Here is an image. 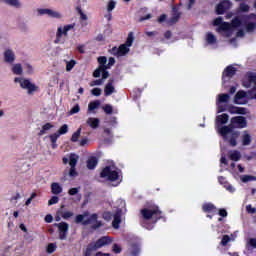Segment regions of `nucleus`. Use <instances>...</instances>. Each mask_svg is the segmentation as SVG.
I'll use <instances>...</instances> for the list:
<instances>
[{"mask_svg":"<svg viewBox=\"0 0 256 256\" xmlns=\"http://www.w3.org/2000/svg\"><path fill=\"white\" fill-rule=\"evenodd\" d=\"M25 67H26V73L28 75H33V66H31V64H26Z\"/></svg>","mask_w":256,"mask_h":256,"instance_id":"13d9d810","label":"nucleus"},{"mask_svg":"<svg viewBox=\"0 0 256 256\" xmlns=\"http://www.w3.org/2000/svg\"><path fill=\"white\" fill-rule=\"evenodd\" d=\"M109 78V72L107 70L102 71V79L105 82V79Z\"/></svg>","mask_w":256,"mask_h":256,"instance_id":"338daca9","label":"nucleus"},{"mask_svg":"<svg viewBox=\"0 0 256 256\" xmlns=\"http://www.w3.org/2000/svg\"><path fill=\"white\" fill-rule=\"evenodd\" d=\"M103 83H105V82L103 81V79L94 80V81H92V82L90 83V86H91V87H95V86H97V85H103Z\"/></svg>","mask_w":256,"mask_h":256,"instance_id":"864d4df0","label":"nucleus"},{"mask_svg":"<svg viewBox=\"0 0 256 256\" xmlns=\"http://www.w3.org/2000/svg\"><path fill=\"white\" fill-rule=\"evenodd\" d=\"M111 243V238L104 236L100 239H98L97 242H95L93 245V249H101V247H105V245H109Z\"/></svg>","mask_w":256,"mask_h":256,"instance_id":"f3484780","label":"nucleus"},{"mask_svg":"<svg viewBox=\"0 0 256 256\" xmlns=\"http://www.w3.org/2000/svg\"><path fill=\"white\" fill-rule=\"evenodd\" d=\"M248 81H249L250 83H255V81H256V74L249 73V74H248Z\"/></svg>","mask_w":256,"mask_h":256,"instance_id":"052dcab7","label":"nucleus"},{"mask_svg":"<svg viewBox=\"0 0 256 256\" xmlns=\"http://www.w3.org/2000/svg\"><path fill=\"white\" fill-rule=\"evenodd\" d=\"M92 251H97V249L93 248V244H91L90 247L86 249L84 256H91Z\"/></svg>","mask_w":256,"mask_h":256,"instance_id":"5fc2aeb1","label":"nucleus"},{"mask_svg":"<svg viewBox=\"0 0 256 256\" xmlns=\"http://www.w3.org/2000/svg\"><path fill=\"white\" fill-rule=\"evenodd\" d=\"M231 1L229 0H224L222 1L220 4L217 5L216 7V13L218 15H223V13H225V11L231 9Z\"/></svg>","mask_w":256,"mask_h":256,"instance_id":"4468645a","label":"nucleus"},{"mask_svg":"<svg viewBox=\"0 0 256 256\" xmlns=\"http://www.w3.org/2000/svg\"><path fill=\"white\" fill-rule=\"evenodd\" d=\"M117 6V2L113 1V0H110L108 2V5H107V11L108 13H111V11H113V9H115V7Z\"/></svg>","mask_w":256,"mask_h":256,"instance_id":"a19ab883","label":"nucleus"},{"mask_svg":"<svg viewBox=\"0 0 256 256\" xmlns=\"http://www.w3.org/2000/svg\"><path fill=\"white\" fill-rule=\"evenodd\" d=\"M112 251H114V253H121V246L114 244L112 247Z\"/></svg>","mask_w":256,"mask_h":256,"instance_id":"680f3d73","label":"nucleus"},{"mask_svg":"<svg viewBox=\"0 0 256 256\" xmlns=\"http://www.w3.org/2000/svg\"><path fill=\"white\" fill-rule=\"evenodd\" d=\"M246 247H253L254 249H256V239L255 238H250L247 241Z\"/></svg>","mask_w":256,"mask_h":256,"instance_id":"c03bdc74","label":"nucleus"},{"mask_svg":"<svg viewBox=\"0 0 256 256\" xmlns=\"http://www.w3.org/2000/svg\"><path fill=\"white\" fill-rule=\"evenodd\" d=\"M35 197H37V193H32L31 194V197H29L26 202H25V205L27 207H29V205H31V201H33V199H35Z\"/></svg>","mask_w":256,"mask_h":256,"instance_id":"603ef678","label":"nucleus"},{"mask_svg":"<svg viewBox=\"0 0 256 256\" xmlns=\"http://www.w3.org/2000/svg\"><path fill=\"white\" fill-rule=\"evenodd\" d=\"M87 167L88 169H95V167H97V158H90L87 161Z\"/></svg>","mask_w":256,"mask_h":256,"instance_id":"473e14b6","label":"nucleus"},{"mask_svg":"<svg viewBox=\"0 0 256 256\" xmlns=\"http://www.w3.org/2000/svg\"><path fill=\"white\" fill-rule=\"evenodd\" d=\"M11 71L14 75H23V66L21 63L13 64L11 67Z\"/></svg>","mask_w":256,"mask_h":256,"instance_id":"4be33fe9","label":"nucleus"},{"mask_svg":"<svg viewBox=\"0 0 256 256\" xmlns=\"http://www.w3.org/2000/svg\"><path fill=\"white\" fill-rule=\"evenodd\" d=\"M69 132V126L67 124H64L61 126V128L57 131L58 135H65Z\"/></svg>","mask_w":256,"mask_h":256,"instance_id":"f704fd0d","label":"nucleus"},{"mask_svg":"<svg viewBox=\"0 0 256 256\" xmlns=\"http://www.w3.org/2000/svg\"><path fill=\"white\" fill-rule=\"evenodd\" d=\"M246 211H248L249 213H251L253 215L256 212V209L251 205H247Z\"/></svg>","mask_w":256,"mask_h":256,"instance_id":"e2e57ef3","label":"nucleus"},{"mask_svg":"<svg viewBox=\"0 0 256 256\" xmlns=\"http://www.w3.org/2000/svg\"><path fill=\"white\" fill-rule=\"evenodd\" d=\"M86 123L91 127V129H97L99 127V123H101V120L98 118H88Z\"/></svg>","mask_w":256,"mask_h":256,"instance_id":"412c9836","label":"nucleus"},{"mask_svg":"<svg viewBox=\"0 0 256 256\" xmlns=\"http://www.w3.org/2000/svg\"><path fill=\"white\" fill-rule=\"evenodd\" d=\"M103 218L105 219V221H111V219H113V222H112L113 228L119 229V225L121 223V210L116 211L115 214L111 212H104Z\"/></svg>","mask_w":256,"mask_h":256,"instance_id":"6e6552de","label":"nucleus"},{"mask_svg":"<svg viewBox=\"0 0 256 256\" xmlns=\"http://www.w3.org/2000/svg\"><path fill=\"white\" fill-rule=\"evenodd\" d=\"M133 33H130L128 35V38H127V41H126V44H124L128 49L129 47H131V45H133Z\"/></svg>","mask_w":256,"mask_h":256,"instance_id":"79ce46f5","label":"nucleus"},{"mask_svg":"<svg viewBox=\"0 0 256 256\" xmlns=\"http://www.w3.org/2000/svg\"><path fill=\"white\" fill-rule=\"evenodd\" d=\"M247 127V119L243 116L231 118L228 126H223L218 129V133L223 137L224 141L230 143L231 147H237V139H239V131L233 129H245Z\"/></svg>","mask_w":256,"mask_h":256,"instance_id":"f257e3e1","label":"nucleus"},{"mask_svg":"<svg viewBox=\"0 0 256 256\" xmlns=\"http://www.w3.org/2000/svg\"><path fill=\"white\" fill-rule=\"evenodd\" d=\"M74 27H75V24H69L64 27H61V31L64 32V37H67V33H69V31H71V29H73Z\"/></svg>","mask_w":256,"mask_h":256,"instance_id":"4c0bfd02","label":"nucleus"},{"mask_svg":"<svg viewBox=\"0 0 256 256\" xmlns=\"http://www.w3.org/2000/svg\"><path fill=\"white\" fill-rule=\"evenodd\" d=\"M229 121V115L221 114L216 117V123H220L221 125H225Z\"/></svg>","mask_w":256,"mask_h":256,"instance_id":"c85d7f7f","label":"nucleus"},{"mask_svg":"<svg viewBox=\"0 0 256 256\" xmlns=\"http://www.w3.org/2000/svg\"><path fill=\"white\" fill-rule=\"evenodd\" d=\"M179 19H181V14L179 13V11H177L176 7H173V14L170 19V23H177V21H179Z\"/></svg>","mask_w":256,"mask_h":256,"instance_id":"cd10ccee","label":"nucleus"},{"mask_svg":"<svg viewBox=\"0 0 256 256\" xmlns=\"http://www.w3.org/2000/svg\"><path fill=\"white\" fill-rule=\"evenodd\" d=\"M51 191L53 195H59V193H63V187L59 183L54 182L51 184Z\"/></svg>","mask_w":256,"mask_h":256,"instance_id":"b1692460","label":"nucleus"},{"mask_svg":"<svg viewBox=\"0 0 256 256\" xmlns=\"http://www.w3.org/2000/svg\"><path fill=\"white\" fill-rule=\"evenodd\" d=\"M0 3L12 7L13 9H23V3L21 0H0Z\"/></svg>","mask_w":256,"mask_h":256,"instance_id":"2eb2a0df","label":"nucleus"},{"mask_svg":"<svg viewBox=\"0 0 256 256\" xmlns=\"http://www.w3.org/2000/svg\"><path fill=\"white\" fill-rule=\"evenodd\" d=\"M81 111V107L79 104H76L69 112L70 115H75V113H79Z\"/></svg>","mask_w":256,"mask_h":256,"instance_id":"49530a36","label":"nucleus"},{"mask_svg":"<svg viewBox=\"0 0 256 256\" xmlns=\"http://www.w3.org/2000/svg\"><path fill=\"white\" fill-rule=\"evenodd\" d=\"M115 91V86L113 85V79H111L104 88V95L106 97H109V95H113V92Z\"/></svg>","mask_w":256,"mask_h":256,"instance_id":"aec40b11","label":"nucleus"},{"mask_svg":"<svg viewBox=\"0 0 256 256\" xmlns=\"http://www.w3.org/2000/svg\"><path fill=\"white\" fill-rule=\"evenodd\" d=\"M75 223H82V225H93V229H99L102 227V223L97 221V214H89V212H84L83 214H79L75 218Z\"/></svg>","mask_w":256,"mask_h":256,"instance_id":"7ed1b4c3","label":"nucleus"},{"mask_svg":"<svg viewBox=\"0 0 256 256\" xmlns=\"http://www.w3.org/2000/svg\"><path fill=\"white\" fill-rule=\"evenodd\" d=\"M105 113H107V115H111L113 113V106H111L110 104H106L103 107Z\"/></svg>","mask_w":256,"mask_h":256,"instance_id":"a18cd8bd","label":"nucleus"},{"mask_svg":"<svg viewBox=\"0 0 256 256\" xmlns=\"http://www.w3.org/2000/svg\"><path fill=\"white\" fill-rule=\"evenodd\" d=\"M203 211H205L206 213H210V211L215 210V205L211 204V203H207L204 204L202 207Z\"/></svg>","mask_w":256,"mask_h":256,"instance_id":"e433bc0d","label":"nucleus"},{"mask_svg":"<svg viewBox=\"0 0 256 256\" xmlns=\"http://www.w3.org/2000/svg\"><path fill=\"white\" fill-rule=\"evenodd\" d=\"M255 28H256V15L250 14L249 16L246 17V31L248 33H251L255 31Z\"/></svg>","mask_w":256,"mask_h":256,"instance_id":"9b49d317","label":"nucleus"},{"mask_svg":"<svg viewBox=\"0 0 256 256\" xmlns=\"http://www.w3.org/2000/svg\"><path fill=\"white\" fill-rule=\"evenodd\" d=\"M75 65H77V61L75 60L66 61V71H71Z\"/></svg>","mask_w":256,"mask_h":256,"instance_id":"58836bf2","label":"nucleus"},{"mask_svg":"<svg viewBox=\"0 0 256 256\" xmlns=\"http://www.w3.org/2000/svg\"><path fill=\"white\" fill-rule=\"evenodd\" d=\"M100 177H102V179H106V181H116V185L121 183V179L119 178V169H117L115 165L106 166L100 173Z\"/></svg>","mask_w":256,"mask_h":256,"instance_id":"20e7f679","label":"nucleus"},{"mask_svg":"<svg viewBox=\"0 0 256 256\" xmlns=\"http://www.w3.org/2000/svg\"><path fill=\"white\" fill-rule=\"evenodd\" d=\"M53 127H55V126L51 123L44 124L39 132V135L40 136L47 135V132L51 131V129H53Z\"/></svg>","mask_w":256,"mask_h":256,"instance_id":"393cba45","label":"nucleus"},{"mask_svg":"<svg viewBox=\"0 0 256 256\" xmlns=\"http://www.w3.org/2000/svg\"><path fill=\"white\" fill-rule=\"evenodd\" d=\"M236 71L237 70L235 69V67L228 66L223 72V76H222L223 81H226V79H231V77L235 75Z\"/></svg>","mask_w":256,"mask_h":256,"instance_id":"a211bd4d","label":"nucleus"},{"mask_svg":"<svg viewBox=\"0 0 256 256\" xmlns=\"http://www.w3.org/2000/svg\"><path fill=\"white\" fill-rule=\"evenodd\" d=\"M4 62H6L8 65H13L15 63V51L13 49L8 48L3 52Z\"/></svg>","mask_w":256,"mask_h":256,"instance_id":"f8f14e48","label":"nucleus"},{"mask_svg":"<svg viewBox=\"0 0 256 256\" xmlns=\"http://www.w3.org/2000/svg\"><path fill=\"white\" fill-rule=\"evenodd\" d=\"M111 53L112 55H116V57H123L129 53V48L125 44H122L119 48L113 47Z\"/></svg>","mask_w":256,"mask_h":256,"instance_id":"ddd939ff","label":"nucleus"},{"mask_svg":"<svg viewBox=\"0 0 256 256\" xmlns=\"http://www.w3.org/2000/svg\"><path fill=\"white\" fill-rule=\"evenodd\" d=\"M228 157L231 159V161H239V159H241V152L237 150L230 151L228 153Z\"/></svg>","mask_w":256,"mask_h":256,"instance_id":"bb28decb","label":"nucleus"},{"mask_svg":"<svg viewBox=\"0 0 256 256\" xmlns=\"http://www.w3.org/2000/svg\"><path fill=\"white\" fill-rule=\"evenodd\" d=\"M142 217L144 219H155V221H158V219H161V211L159 210V207L154 208H144L141 210Z\"/></svg>","mask_w":256,"mask_h":256,"instance_id":"0eeeda50","label":"nucleus"},{"mask_svg":"<svg viewBox=\"0 0 256 256\" xmlns=\"http://www.w3.org/2000/svg\"><path fill=\"white\" fill-rule=\"evenodd\" d=\"M63 36H65V32L61 30V27H58L54 43L56 45H63V43H65V38H63Z\"/></svg>","mask_w":256,"mask_h":256,"instance_id":"6ab92c4d","label":"nucleus"},{"mask_svg":"<svg viewBox=\"0 0 256 256\" xmlns=\"http://www.w3.org/2000/svg\"><path fill=\"white\" fill-rule=\"evenodd\" d=\"M69 195H77V193H79V188H71L69 191H68Z\"/></svg>","mask_w":256,"mask_h":256,"instance_id":"0e129e2a","label":"nucleus"},{"mask_svg":"<svg viewBox=\"0 0 256 256\" xmlns=\"http://www.w3.org/2000/svg\"><path fill=\"white\" fill-rule=\"evenodd\" d=\"M240 11H243L244 13L249 12V5L245 3L240 4Z\"/></svg>","mask_w":256,"mask_h":256,"instance_id":"4d7b16f0","label":"nucleus"},{"mask_svg":"<svg viewBox=\"0 0 256 256\" xmlns=\"http://www.w3.org/2000/svg\"><path fill=\"white\" fill-rule=\"evenodd\" d=\"M55 225L59 230V239L65 241V239H67V233H69V224H67V222H61Z\"/></svg>","mask_w":256,"mask_h":256,"instance_id":"9d476101","label":"nucleus"},{"mask_svg":"<svg viewBox=\"0 0 256 256\" xmlns=\"http://www.w3.org/2000/svg\"><path fill=\"white\" fill-rule=\"evenodd\" d=\"M234 103L237 105H245V103H247V93H245V91H238L234 97Z\"/></svg>","mask_w":256,"mask_h":256,"instance_id":"dca6fc26","label":"nucleus"},{"mask_svg":"<svg viewBox=\"0 0 256 256\" xmlns=\"http://www.w3.org/2000/svg\"><path fill=\"white\" fill-rule=\"evenodd\" d=\"M78 161H79L78 155L70 154L69 156L70 169L68 170V176L72 177V179L77 177V170H75V166L77 165ZM65 177H67V171H65Z\"/></svg>","mask_w":256,"mask_h":256,"instance_id":"1a4fd4ad","label":"nucleus"},{"mask_svg":"<svg viewBox=\"0 0 256 256\" xmlns=\"http://www.w3.org/2000/svg\"><path fill=\"white\" fill-rule=\"evenodd\" d=\"M206 43H208V45H214V43H217V37H215L213 33L208 32L206 34Z\"/></svg>","mask_w":256,"mask_h":256,"instance_id":"c756f323","label":"nucleus"},{"mask_svg":"<svg viewBox=\"0 0 256 256\" xmlns=\"http://www.w3.org/2000/svg\"><path fill=\"white\" fill-rule=\"evenodd\" d=\"M61 215L64 219H71V217H73V215H75V213H73L71 211H64V212H61Z\"/></svg>","mask_w":256,"mask_h":256,"instance_id":"37998d69","label":"nucleus"},{"mask_svg":"<svg viewBox=\"0 0 256 256\" xmlns=\"http://www.w3.org/2000/svg\"><path fill=\"white\" fill-rule=\"evenodd\" d=\"M231 96L229 94H220L218 95V103H229Z\"/></svg>","mask_w":256,"mask_h":256,"instance_id":"2f4dec72","label":"nucleus"},{"mask_svg":"<svg viewBox=\"0 0 256 256\" xmlns=\"http://www.w3.org/2000/svg\"><path fill=\"white\" fill-rule=\"evenodd\" d=\"M219 215H220V217H227V210L220 209L219 210Z\"/></svg>","mask_w":256,"mask_h":256,"instance_id":"774afa93","label":"nucleus"},{"mask_svg":"<svg viewBox=\"0 0 256 256\" xmlns=\"http://www.w3.org/2000/svg\"><path fill=\"white\" fill-rule=\"evenodd\" d=\"M14 83H19L20 87L22 89H26L29 95H31V93H35V91H38L39 89V87L33 84L31 80L26 78H14Z\"/></svg>","mask_w":256,"mask_h":256,"instance_id":"423d86ee","label":"nucleus"},{"mask_svg":"<svg viewBox=\"0 0 256 256\" xmlns=\"http://www.w3.org/2000/svg\"><path fill=\"white\" fill-rule=\"evenodd\" d=\"M56 249H57V245L51 243L47 247V253H54V251H56Z\"/></svg>","mask_w":256,"mask_h":256,"instance_id":"8fccbe9b","label":"nucleus"},{"mask_svg":"<svg viewBox=\"0 0 256 256\" xmlns=\"http://www.w3.org/2000/svg\"><path fill=\"white\" fill-rule=\"evenodd\" d=\"M92 95L99 97L101 95V88H94L91 90Z\"/></svg>","mask_w":256,"mask_h":256,"instance_id":"6e6d98bb","label":"nucleus"},{"mask_svg":"<svg viewBox=\"0 0 256 256\" xmlns=\"http://www.w3.org/2000/svg\"><path fill=\"white\" fill-rule=\"evenodd\" d=\"M18 199H21V194L16 193V195L11 198V203H17Z\"/></svg>","mask_w":256,"mask_h":256,"instance_id":"69168bd1","label":"nucleus"},{"mask_svg":"<svg viewBox=\"0 0 256 256\" xmlns=\"http://www.w3.org/2000/svg\"><path fill=\"white\" fill-rule=\"evenodd\" d=\"M79 137H81V128H79L76 132L73 133L71 141L73 143H77V141H79Z\"/></svg>","mask_w":256,"mask_h":256,"instance_id":"c9c22d12","label":"nucleus"},{"mask_svg":"<svg viewBox=\"0 0 256 256\" xmlns=\"http://www.w3.org/2000/svg\"><path fill=\"white\" fill-rule=\"evenodd\" d=\"M38 17H43L46 15L48 19H63V13L57 9L53 8H37L36 10Z\"/></svg>","mask_w":256,"mask_h":256,"instance_id":"39448f33","label":"nucleus"},{"mask_svg":"<svg viewBox=\"0 0 256 256\" xmlns=\"http://www.w3.org/2000/svg\"><path fill=\"white\" fill-rule=\"evenodd\" d=\"M100 105L101 103L99 101L90 102L88 105V109L89 111H95V109H97V107H99Z\"/></svg>","mask_w":256,"mask_h":256,"instance_id":"ea45409f","label":"nucleus"},{"mask_svg":"<svg viewBox=\"0 0 256 256\" xmlns=\"http://www.w3.org/2000/svg\"><path fill=\"white\" fill-rule=\"evenodd\" d=\"M57 203H59V197H57V196H53V197L48 201V205H57Z\"/></svg>","mask_w":256,"mask_h":256,"instance_id":"3c124183","label":"nucleus"},{"mask_svg":"<svg viewBox=\"0 0 256 256\" xmlns=\"http://www.w3.org/2000/svg\"><path fill=\"white\" fill-rule=\"evenodd\" d=\"M214 25L219 27L218 31H224V35H226V37H231V33H233V29L241 25V20L239 18H235L232 20V24H229L227 22H223L222 17H218L214 20Z\"/></svg>","mask_w":256,"mask_h":256,"instance_id":"f03ea898","label":"nucleus"},{"mask_svg":"<svg viewBox=\"0 0 256 256\" xmlns=\"http://www.w3.org/2000/svg\"><path fill=\"white\" fill-rule=\"evenodd\" d=\"M229 241H231V237H229V235H224L221 240V245H223V247H225L227 245V243H229Z\"/></svg>","mask_w":256,"mask_h":256,"instance_id":"09e8293b","label":"nucleus"},{"mask_svg":"<svg viewBox=\"0 0 256 256\" xmlns=\"http://www.w3.org/2000/svg\"><path fill=\"white\" fill-rule=\"evenodd\" d=\"M59 137L61 136L57 132L49 136L51 143H57V139H59Z\"/></svg>","mask_w":256,"mask_h":256,"instance_id":"de8ad7c7","label":"nucleus"},{"mask_svg":"<svg viewBox=\"0 0 256 256\" xmlns=\"http://www.w3.org/2000/svg\"><path fill=\"white\" fill-rule=\"evenodd\" d=\"M79 15H80V22H81V26L82 27H87V25H89L88 21V17L87 14H85L82 10L78 11Z\"/></svg>","mask_w":256,"mask_h":256,"instance_id":"a878e982","label":"nucleus"},{"mask_svg":"<svg viewBox=\"0 0 256 256\" xmlns=\"http://www.w3.org/2000/svg\"><path fill=\"white\" fill-rule=\"evenodd\" d=\"M242 145H251V134L247 130L242 133Z\"/></svg>","mask_w":256,"mask_h":256,"instance_id":"5701e85b","label":"nucleus"},{"mask_svg":"<svg viewBox=\"0 0 256 256\" xmlns=\"http://www.w3.org/2000/svg\"><path fill=\"white\" fill-rule=\"evenodd\" d=\"M98 63L100 64V67L105 65V63H107V57L105 56H101L98 58Z\"/></svg>","mask_w":256,"mask_h":256,"instance_id":"bf43d9fd","label":"nucleus"},{"mask_svg":"<svg viewBox=\"0 0 256 256\" xmlns=\"http://www.w3.org/2000/svg\"><path fill=\"white\" fill-rule=\"evenodd\" d=\"M240 179L242 183H249V181H256V177L251 175H243L240 177Z\"/></svg>","mask_w":256,"mask_h":256,"instance_id":"72a5a7b5","label":"nucleus"},{"mask_svg":"<svg viewBox=\"0 0 256 256\" xmlns=\"http://www.w3.org/2000/svg\"><path fill=\"white\" fill-rule=\"evenodd\" d=\"M107 69H109V66H106V65L99 66V68L94 71L93 76L101 77V73H103V71H107Z\"/></svg>","mask_w":256,"mask_h":256,"instance_id":"7c9ffc66","label":"nucleus"}]
</instances>
